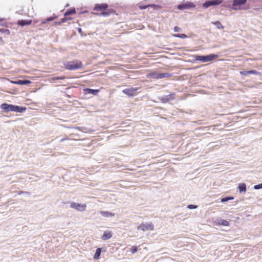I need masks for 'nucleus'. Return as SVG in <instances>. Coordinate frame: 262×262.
<instances>
[{
    "label": "nucleus",
    "instance_id": "9",
    "mask_svg": "<svg viewBox=\"0 0 262 262\" xmlns=\"http://www.w3.org/2000/svg\"><path fill=\"white\" fill-rule=\"evenodd\" d=\"M175 93H171L169 95L160 96L158 97V99L162 102V103H166L170 100H174L175 99Z\"/></svg>",
    "mask_w": 262,
    "mask_h": 262
},
{
    "label": "nucleus",
    "instance_id": "28",
    "mask_svg": "<svg viewBox=\"0 0 262 262\" xmlns=\"http://www.w3.org/2000/svg\"><path fill=\"white\" fill-rule=\"evenodd\" d=\"M249 73V74H255V75H261L260 73L259 72L257 71L256 70H250L248 72Z\"/></svg>",
    "mask_w": 262,
    "mask_h": 262
},
{
    "label": "nucleus",
    "instance_id": "16",
    "mask_svg": "<svg viewBox=\"0 0 262 262\" xmlns=\"http://www.w3.org/2000/svg\"><path fill=\"white\" fill-rule=\"evenodd\" d=\"M238 188L241 193L245 192L247 190L246 185L244 183H240L238 185Z\"/></svg>",
    "mask_w": 262,
    "mask_h": 262
},
{
    "label": "nucleus",
    "instance_id": "37",
    "mask_svg": "<svg viewBox=\"0 0 262 262\" xmlns=\"http://www.w3.org/2000/svg\"><path fill=\"white\" fill-rule=\"evenodd\" d=\"M18 194H27V195H30V193L27 192V191H20Z\"/></svg>",
    "mask_w": 262,
    "mask_h": 262
},
{
    "label": "nucleus",
    "instance_id": "42",
    "mask_svg": "<svg viewBox=\"0 0 262 262\" xmlns=\"http://www.w3.org/2000/svg\"><path fill=\"white\" fill-rule=\"evenodd\" d=\"M3 39H2V38L1 37H0V41H2Z\"/></svg>",
    "mask_w": 262,
    "mask_h": 262
},
{
    "label": "nucleus",
    "instance_id": "31",
    "mask_svg": "<svg viewBox=\"0 0 262 262\" xmlns=\"http://www.w3.org/2000/svg\"><path fill=\"white\" fill-rule=\"evenodd\" d=\"M254 189L256 190L262 189V183L254 186Z\"/></svg>",
    "mask_w": 262,
    "mask_h": 262
},
{
    "label": "nucleus",
    "instance_id": "30",
    "mask_svg": "<svg viewBox=\"0 0 262 262\" xmlns=\"http://www.w3.org/2000/svg\"><path fill=\"white\" fill-rule=\"evenodd\" d=\"M138 250V247L137 246H132L130 248V251L132 253H135Z\"/></svg>",
    "mask_w": 262,
    "mask_h": 262
},
{
    "label": "nucleus",
    "instance_id": "4",
    "mask_svg": "<svg viewBox=\"0 0 262 262\" xmlns=\"http://www.w3.org/2000/svg\"><path fill=\"white\" fill-rule=\"evenodd\" d=\"M247 1V0H233L232 6V9L235 10L243 9L242 6L246 3Z\"/></svg>",
    "mask_w": 262,
    "mask_h": 262
},
{
    "label": "nucleus",
    "instance_id": "8",
    "mask_svg": "<svg viewBox=\"0 0 262 262\" xmlns=\"http://www.w3.org/2000/svg\"><path fill=\"white\" fill-rule=\"evenodd\" d=\"M70 207L72 208H74L79 211H83L86 209V204H80L75 202H72L70 205Z\"/></svg>",
    "mask_w": 262,
    "mask_h": 262
},
{
    "label": "nucleus",
    "instance_id": "33",
    "mask_svg": "<svg viewBox=\"0 0 262 262\" xmlns=\"http://www.w3.org/2000/svg\"><path fill=\"white\" fill-rule=\"evenodd\" d=\"M0 31L6 34H9L10 32L8 29H1Z\"/></svg>",
    "mask_w": 262,
    "mask_h": 262
},
{
    "label": "nucleus",
    "instance_id": "5",
    "mask_svg": "<svg viewBox=\"0 0 262 262\" xmlns=\"http://www.w3.org/2000/svg\"><path fill=\"white\" fill-rule=\"evenodd\" d=\"M195 7V5L192 2H186L178 5L177 8L180 10H182L185 9H190L193 8Z\"/></svg>",
    "mask_w": 262,
    "mask_h": 262
},
{
    "label": "nucleus",
    "instance_id": "22",
    "mask_svg": "<svg viewBox=\"0 0 262 262\" xmlns=\"http://www.w3.org/2000/svg\"><path fill=\"white\" fill-rule=\"evenodd\" d=\"M218 224L223 226H228L229 225L228 221L221 219L218 220Z\"/></svg>",
    "mask_w": 262,
    "mask_h": 262
},
{
    "label": "nucleus",
    "instance_id": "38",
    "mask_svg": "<svg viewBox=\"0 0 262 262\" xmlns=\"http://www.w3.org/2000/svg\"><path fill=\"white\" fill-rule=\"evenodd\" d=\"M147 8V6H141L140 7V8L142 10L145 9Z\"/></svg>",
    "mask_w": 262,
    "mask_h": 262
},
{
    "label": "nucleus",
    "instance_id": "26",
    "mask_svg": "<svg viewBox=\"0 0 262 262\" xmlns=\"http://www.w3.org/2000/svg\"><path fill=\"white\" fill-rule=\"evenodd\" d=\"M56 17L54 16H50L49 17L46 18L44 20L42 21V24H46L49 21H52L56 18Z\"/></svg>",
    "mask_w": 262,
    "mask_h": 262
},
{
    "label": "nucleus",
    "instance_id": "35",
    "mask_svg": "<svg viewBox=\"0 0 262 262\" xmlns=\"http://www.w3.org/2000/svg\"><path fill=\"white\" fill-rule=\"evenodd\" d=\"M248 72H249V71H241L240 74L244 76H248L249 75V73Z\"/></svg>",
    "mask_w": 262,
    "mask_h": 262
},
{
    "label": "nucleus",
    "instance_id": "36",
    "mask_svg": "<svg viewBox=\"0 0 262 262\" xmlns=\"http://www.w3.org/2000/svg\"><path fill=\"white\" fill-rule=\"evenodd\" d=\"M174 31L176 32H179V31H181V28H180V27H179L178 26H175L174 27Z\"/></svg>",
    "mask_w": 262,
    "mask_h": 262
},
{
    "label": "nucleus",
    "instance_id": "19",
    "mask_svg": "<svg viewBox=\"0 0 262 262\" xmlns=\"http://www.w3.org/2000/svg\"><path fill=\"white\" fill-rule=\"evenodd\" d=\"M76 10L74 8L68 9L64 14V16H69L75 14Z\"/></svg>",
    "mask_w": 262,
    "mask_h": 262
},
{
    "label": "nucleus",
    "instance_id": "32",
    "mask_svg": "<svg viewBox=\"0 0 262 262\" xmlns=\"http://www.w3.org/2000/svg\"><path fill=\"white\" fill-rule=\"evenodd\" d=\"M187 208L190 209H193L197 208L198 206L193 204H189L187 206Z\"/></svg>",
    "mask_w": 262,
    "mask_h": 262
},
{
    "label": "nucleus",
    "instance_id": "39",
    "mask_svg": "<svg viewBox=\"0 0 262 262\" xmlns=\"http://www.w3.org/2000/svg\"><path fill=\"white\" fill-rule=\"evenodd\" d=\"M78 31L79 33H81V32H82V29H81V28H79L78 29Z\"/></svg>",
    "mask_w": 262,
    "mask_h": 262
},
{
    "label": "nucleus",
    "instance_id": "12",
    "mask_svg": "<svg viewBox=\"0 0 262 262\" xmlns=\"http://www.w3.org/2000/svg\"><path fill=\"white\" fill-rule=\"evenodd\" d=\"M108 7V6L106 3L97 4L95 5L94 10L98 11L104 10L107 9Z\"/></svg>",
    "mask_w": 262,
    "mask_h": 262
},
{
    "label": "nucleus",
    "instance_id": "21",
    "mask_svg": "<svg viewBox=\"0 0 262 262\" xmlns=\"http://www.w3.org/2000/svg\"><path fill=\"white\" fill-rule=\"evenodd\" d=\"M172 75L171 73H159V79H162L166 77H170Z\"/></svg>",
    "mask_w": 262,
    "mask_h": 262
},
{
    "label": "nucleus",
    "instance_id": "23",
    "mask_svg": "<svg viewBox=\"0 0 262 262\" xmlns=\"http://www.w3.org/2000/svg\"><path fill=\"white\" fill-rule=\"evenodd\" d=\"M113 12V10H108L107 11H103L100 13H97L96 15L99 16H108L111 13Z\"/></svg>",
    "mask_w": 262,
    "mask_h": 262
},
{
    "label": "nucleus",
    "instance_id": "6",
    "mask_svg": "<svg viewBox=\"0 0 262 262\" xmlns=\"http://www.w3.org/2000/svg\"><path fill=\"white\" fill-rule=\"evenodd\" d=\"M138 230L146 231L148 230H154V226L152 223H147L146 224H141L137 227Z\"/></svg>",
    "mask_w": 262,
    "mask_h": 262
},
{
    "label": "nucleus",
    "instance_id": "34",
    "mask_svg": "<svg viewBox=\"0 0 262 262\" xmlns=\"http://www.w3.org/2000/svg\"><path fill=\"white\" fill-rule=\"evenodd\" d=\"M65 78H66L65 76H57V77H54L53 79L54 80H62V79H64Z\"/></svg>",
    "mask_w": 262,
    "mask_h": 262
},
{
    "label": "nucleus",
    "instance_id": "25",
    "mask_svg": "<svg viewBox=\"0 0 262 262\" xmlns=\"http://www.w3.org/2000/svg\"><path fill=\"white\" fill-rule=\"evenodd\" d=\"M212 24L215 25L217 29H223L224 27L220 21H216L212 23Z\"/></svg>",
    "mask_w": 262,
    "mask_h": 262
},
{
    "label": "nucleus",
    "instance_id": "20",
    "mask_svg": "<svg viewBox=\"0 0 262 262\" xmlns=\"http://www.w3.org/2000/svg\"><path fill=\"white\" fill-rule=\"evenodd\" d=\"M101 251H102V248H98L96 249L95 254L94 255V259H98L100 257Z\"/></svg>",
    "mask_w": 262,
    "mask_h": 262
},
{
    "label": "nucleus",
    "instance_id": "41",
    "mask_svg": "<svg viewBox=\"0 0 262 262\" xmlns=\"http://www.w3.org/2000/svg\"><path fill=\"white\" fill-rule=\"evenodd\" d=\"M80 127H76L75 128L77 129H80Z\"/></svg>",
    "mask_w": 262,
    "mask_h": 262
},
{
    "label": "nucleus",
    "instance_id": "3",
    "mask_svg": "<svg viewBox=\"0 0 262 262\" xmlns=\"http://www.w3.org/2000/svg\"><path fill=\"white\" fill-rule=\"evenodd\" d=\"M219 55L214 54H210L206 55H197L195 57V59L202 62H207L211 61L213 60L218 58Z\"/></svg>",
    "mask_w": 262,
    "mask_h": 262
},
{
    "label": "nucleus",
    "instance_id": "17",
    "mask_svg": "<svg viewBox=\"0 0 262 262\" xmlns=\"http://www.w3.org/2000/svg\"><path fill=\"white\" fill-rule=\"evenodd\" d=\"M159 73L158 72H151L148 73L147 76L150 78L159 79Z\"/></svg>",
    "mask_w": 262,
    "mask_h": 262
},
{
    "label": "nucleus",
    "instance_id": "15",
    "mask_svg": "<svg viewBox=\"0 0 262 262\" xmlns=\"http://www.w3.org/2000/svg\"><path fill=\"white\" fill-rule=\"evenodd\" d=\"M112 236V234L110 231H105L102 235V239L103 240H107L111 238Z\"/></svg>",
    "mask_w": 262,
    "mask_h": 262
},
{
    "label": "nucleus",
    "instance_id": "10",
    "mask_svg": "<svg viewBox=\"0 0 262 262\" xmlns=\"http://www.w3.org/2000/svg\"><path fill=\"white\" fill-rule=\"evenodd\" d=\"M139 89L138 88H127L123 90L122 92L128 96H133L137 93Z\"/></svg>",
    "mask_w": 262,
    "mask_h": 262
},
{
    "label": "nucleus",
    "instance_id": "27",
    "mask_svg": "<svg viewBox=\"0 0 262 262\" xmlns=\"http://www.w3.org/2000/svg\"><path fill=\"white\" fill-rule=\"evenodd\" d=\"M176 37L181 38H186L187 37V36L185 34H176L173 35Z\"/></svg>",
    "mask_w": 262,
    "mask_h": 262
},
{
    "label": "nucleus",
    "instance_id": "24",
    "mask_svg": "<svg viewBox=\"0 0 262 262\" xmlns=\"http://www.w3.org/2000/svg\"><path fill=\"white\" fill-rule=\"evenodd\" d=\"M234 199V197L232 196H226L221 199V202L222 203L227 202L230 200H232Z\"/></svg>",
    "mask_w": 262,
    "mask_h": 262
},
{
    "label": "nucleus",
    "instance_id": "13",
    "mask_svg": "<svg viewBox=\"0 0 262 262\" xmlns=\"http://www.w3.org/2000/svg\"><path fill=\"white\" fill-rule=\"evenodd\" d=\"M83 91L85 94H92L93 95H97L99 92V90L90 88H85Z\"/></svg>",
    "mask_w": 262,
    "mask_h": 262
},
{
    "label": "nucleus",
    "instance_id": "29",
    "mask_svg": "<svg viewBox=\"0 0 262 262\" xmlns=\"http://www.w3.org/2000/svg\"><path fill=\"white\" fill-rule=\"evenodd\" d=\"M72 19V18L71 17H69L68 18H63L61 19V21H60L58 23V24L59 25H60L62 23H63L66 21H67L68 20H71Z\"/></svg>",
    "mask_w": 262,
    "mask_h": 262
},
{
    "label": "nucleus",
    "instance_id": "2",
    "mask_svg": "<svg viewBox=\"0 0 262 262\" xmlns=\"http://www.w3.org/2000/svg\"><path fill=\"white\" fill-rule=\"evenodd\" d=\"M64 65L65 68L69 70H76L82 67L81 61L77 60L67 61Z\"/></svg>",
    "mask_w": 262,
    "mask_h": 262
},
{
    "label": "nucleus",
    "instance_id": "14",
    "mask_svg": "<svg viewBox=\"0 0 262 262\" xmlns=\"http://www.w3.org/2000/svg\"><path fill=\"white\" fill-rule=\"evenodd\" d=\"M32 21L31 19L25 20L21 19L17 21V24L18 26L21 27H24L25 26L30 25L31 24Z\"/></svg>",
    "mask_w": 262,
    "mask_h": 262
},
{
    "label": "nucleus",
    "instance_id": "40",
    "mask_svg": "<svg viewBox=\"0 0 262 262\" xmlns=\"http://www.w3.org/2000/svg\"><path fill=\"white\" fill-rule=\"evenodd\" d=\"M66 139H67L66 138H63V139H61L60 142H63L64 140H65Z\"/></svg>",
    "mask_w": 262,
    "mask_h": 262
},
{
    "label": "nucleus",
    "instance_id": "18",
    "mask_svg": "<svg viewBox=\"0 0 262 262\" xmlns=\"http://www.w3.org/2000/svg\"><path fill=\"white\" fill-rule=\"evenodd\" d=\"M100 214L104 217H110L114 216V213L107 211H100Z\"/></svg>",
    "mask_w": 262,
    "mask_h": 262
},
{
    "label": "nucleus",
    "instance_id": "11",
    "mask_svg": "<svg viewBox=\"0 0 262 262\" xmlns=\"http://www.w3.org/2000/svg\"><path fill=\"white\" fill-rule=\"evenodd\" d=\"M12 83L18 84V85H28L31 83V81L28 79H18L15 81L11 80Z\"/></svg>",
    "mask_w": 262,
    "mask_h": 262
},
{
    "label": "nucleus",
    "instance_id": "1",
    "mask_svg": "<svg viewBox=\"0 0 262 262\" xmlns=\"http://www.w3.org/2000/svg\"><path fill=\"white\" fill-rule=\"evenodd\" d=\"M0 108L3 110V112L5 113H8L9 112L22 113L25 112L27 109V108L24 106L8 104L7 103L1 104Z\"/></svg>",
    "mask_w": 262,
    "mask_h": 262
},
{
    "label": "nucleus",
    "instance_id": "7",
    "mask_svg": "<svg viewBox=\"0 0 262 262\" xmlns=\"http://www.w3.org/2000/svg\"><path fill=\"white\" fill-rule=\"evenodd\" d=\"M223 2V0H209L206 1L203 4V7L204 8H207L211 6H217Z\"/></svg>",
    "mask_w": 262,
    "mask_h": 262
}]
</instances>
